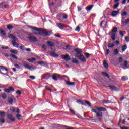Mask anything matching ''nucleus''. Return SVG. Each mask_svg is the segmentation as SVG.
<instances>
[{
	"mask_svg": "<svg viewBox=\"0 0 129 129\" xmlns=\"http://www.w3.org/2000/svg\"><path fill=\"white\" fill-rule=\"evenodd\" d=\"M28 27L32 29V31L35 34V35H39V36H42V37H48L53 34L51 31H48L47 29H42V28L34 27L29 25Z\"/></svg>",
	"mask_w": 129,
	"mask_h": 129,
	"instance_id": "1",
	"label": "nucleus"
},
{
	"mask_svg": "<svg viewBox=\"0 0 129 129\" xmlns=\"http://www.w3.org/2000/svg\"><path fill=\"white\" fill-rule=\"evenodd\" d=\"M91 111L96 113V117H97L98 121H101V117L103 115V113L101 111H106V108L103 107H98L95 106L94 108L91 109Z\"/></svg>",
	"mask_w": 129,
	"mask_h": 129,
	"instance_id": "2",
	"label": "nucleus"
},
{
	"mask_svg": "<svg viewBox=\"0 0 129 129\" xmlns=\"http://www.w3.org/2000/svg\"><path fill=\"white\" fill-rule=\"evenodd\" d=\"M2 55H3V56H5V57H6V58H9V57L10 56V57H12L13 59H15V60H18V57L13 54H10V55H9L5 53H2Z\"/></svg>",
	"mask_w": 129,
	"mask_h": 129,
	"instance_id": "3",
	"label": "nucleus"
},
{
	"mask_svg": "<svg viewBox=\"0 0 129 129\" xmlns=\"http://www.w3.org/2000/svg\"><path fill=\"white\" fill-rule=\"evenodd\" d=\"M52 77V75H51V74L50 73H47L45 75H43L41 77V79H46L48 80L49 78H51Z\"/></svg>",
	"mask_w": 129,
	"mask_h": 129,
	"instance_id": "4",
	"label": "nucleus"
},
{
	"mask_svg": "<svg viewBox=\"0 0 129 129\" xmlns=\"http://www.w3.org/2000/svg\"><path fill=\"white\" fill-rule=\"evenodd\" d=\"M75 52H76L75 56L77 58V57H79L80 55L81 54V53H82V50L80 49L79 48H76L74 49Z\"/></svg>",
	"mask_w": 129,
	"mask_h": 129,
	"instance_id": "5",
	"label": "nucleus"
},
{
	"mask_svg": "<svg viewBox=\"0 0 129 129\" xmlns=\"http://www.w3.org/2000/svg\"><path fill=\"white\" fill-rule=\"evenodd\" d=\"M23 66L25 67V68H27V69H29V70H31V68H33L34 67V65H29V63H28L27 61H24L23 64Z\"/></svg>",
	"mask_w": 129,
	"mask_h": 129,
	"instance_id": "6",
	"label": "nucleus"
},
{
	"mask_svg": "<svg viewBox=\"0 0 129 129\" xmlns=\"http://www.w3.org/2000/svg\"><path fill=\"white\" fill-rule=\"evenodd\" d=\"M61 59L63 60H64V61H67L68 62V61H70L71 60V58L70 57V56H69V54H66L65 55H61Z\"/></svg>",
	"mask_w": 129,
	"mask_h": 129,
	"instance_id": "7",
	"label": "nucleus"
},
{
	"mask_svg": "<svg viewBox=\"0 0 129 129\" xmlns=\"http://www.w3.org/2000/svg\"><path fill=\"white\" fill-rule=\"evenodd\" d=\"M4 91L7 93H11V92L15 91V89L13 87H9L8 89H4Z\"/></svg>",
	"mask_w": 129,
	"mask_h": 129,
	"instance_id": "8",
	"label": "nucleus"
},
{
	"mask_svg": "<svg viewBox=\"0 0 129 129\" xmlns=\"http://www.w3.org/2000/svg\"><path fill=\"white\" fill-rule=\"evenodd\" d=\"M28 39L30 42H38V39H37V38L35 36H29L28 37Z\"/></svg>",
	"mask_w": 129,
	"mask_h": 129,
	"instance_id": "9",
	"label": "nucleus"
},
{
	"mask_svg": "<svg viewBox=\"0 0 129 129\" xmlns=\"http://www.w3.org/2000/svg\"><path fill=\"white\" fill-rule=\"evenodd\" d=\"M77 58L80 60L81 62H83V63H85V62H86V59H85V57L82 54L80 55L79 56H77Z\"/></svg>",
	"mask_w": 129,
	"mask_h": 129,
	"instance_id": "10",
	"label": "nucleus"
},
{
	"mask_svg": "<svg viewBox=\"0 0 129 129\" xmlns=\"http://www.w3.org/2000/svg\"><path fill=\"white\" fill-rule=\"evenodd\" d=\"M9 38H11L12 39H13L14 42H18L19 39L18 38H17L16 36H14L13 34H9L8 36Z\"/></svg>",
	"mask_w": 129,
	"mask_h": 129,
	"instance_id": "11",
	"label": "nucleus"
},
{
	"mask_svg": "<svg viewBox=\"0 0 129 129\" xmlns=\"http://www.w3.org/2000/svg\"><path fill=\"white\" fill-rule=\"evenodd\" d=\"M107 87H109V88L112 89V90H114V91H116L117 90V88L114 85H109Z\"/></svg>",
	"mask_w": 129,
	"mask_h": 129,
	"instance_id": "12",
	"label": "nucleus"
},
{
	"mask_svg": "<svg viewBox=\"0 0 129 129\" xmlns=\"http://www.w3.org/2000/svg\"><path fill=\"white\" fill-rule=\"evenodd\" d=\"M118 13H119V10H118L116 11H113L111 13L112 17H115V16H117V15L118 14Z\"/></svg>",
	"mask_w": 129,
	"mask_h": 129,
	"instance_id": "13",
	"label": "nucleus"
},
{
	"mask_svg": "<svg viewBox=\"0 0 129 129\" xmlns=\"http://www.w3.org/2000/svg\"><path fill=\"white\" fill-rule=\"evenodd\" d=\"M77 102L79 104H81L82 105H86L85 104V100H82L79 99L78 101H77Z\"/></svg>",
	"mask_w": 129,
	"mask_h": 129,
	"instance_id": "14",
	"label": "nucleus"
},
{
	"mask_svg": "<svg viewBox=\"0 0 129 129\" xmlns=\"http://www.w3.org/2000/svg\"><path fill=\"white\" fill-rule=\"evenodd\" d=\"M47 44H48L49 47H54L56 45L54 42H53V41H47Z\"/></svg>",
	"mask_w": 129,
	"mask_h": 129,
	"instance_id": "15",
	"label": "nucleus"
},
{
	"mask_svg": "<svg viewBox=\"0 0 129 129\" xmlns=\"http://www.w3.org/2000/svg\"><path fill=\"white\" fill-rule=\"evenodd\" d=\"M38 64H39V65H41V66H43V67H46V66H47L46 62H45L44 61H39L38 62Z\"/></svg>",
	"mask_w": 129,
	"mask_h": 129,
	"instance_id": "16",
	"label": "nucleus"
},
{
	"mask_svg": "<svg viewBox=\"0 0 129 129\" xmlns=\"http://www.w3.org/2000/svg\"><path fill=\"white\" fill-rule=\"evenodd\" d=\"M103 65L104 68H106V69H107V68L109 67L108 63H107V61L106 60H104L103 62Z\"/></svg>",
	"mask_w": 129,
	"mask_h": 129,
	"instance_id": "17",
	"label": "nucleus"
},
{
	"mask_svg": "<svg viewBox=\"0 0 129 129\" xmlns=\"http://www.w3.org/2000/svg\"><path fill=\"white\" fill-rule=\"evenodd\" d=\"M8 117L11 121H15V118L13 117V115L12 114H9L8 115Z\"/></svg>",
	"mask_w": 129,
	"mask_h": 129,
	"instance_id": "18",
	"label": "nucleus"
},
{
	"mask_svg": "<svg viewBox=\"0 0 129 129\" xmlns=\"http://www.w3.org/2000/svg\"><path fill=\"white\" fill-rule=\"evenodd\" d=\"M50 56L51 57H54L55 58H58V57H59V55L55 54L54 52H50Z\"/></svg>",
	"mask_w": 129,
	"mask_h": 129,
	"instance_id": "19",
	"label": "nucleus"
},
{
	"mask_svg": "<svg viewBox=\"0 0 129 129\" xmlns=\"http://www.w3.org/2000/svg\"><path fill=\"white\" fill-rule=\"evenodd\" d=\"M102 74L103 76H105L106 77H107V78H108V79L110 78V76H109V74H108L106 72H102Z\"/></svg>",
	"mask_w": 129,
	"mask_h": 129,
	"instance_id": "20",
	"label": "nucleus"
},
{
	"mask_svg": "<svg viewBox=\"0 0 129 129\" xmlns=\"http://www.w3.org/2000/svg\"><path fill=\"white\" fill-rule=\"evenodd\" d=\"M10 52L12 53V54H14V55H18V50L16 49L10 50Z\"/></svg>",
	"mask_w": 129,
	"mask_h": 129,
	"instance_id": "21",
	"label": "nucleus"
},
{
	"mask_svg": "<svg viewBox=\"0 0 129 129\" xmlns=\"http://www.w3.org/2000/svg\"><path fill=\"white\" fill-rule=\"evenodd\" d=\"M27 61H28V62H30V63H34V62L36 61V58H28L27 59Z\"/></svg>",
	"mask_w": 129,
	"mask_h": 129,
	"instance_id": "22",
	"label": "nucleus"
},
{
	"mask_svg": "<svg viewBox=\"0 0 129 129\" xmlns=\"http://www.w3.org/2000/svg\"><path fill=\"white\" fill-rule=\"evenodd\" d=\"M92 8H93V5H89L86 7V11H91L92 9Z\"/></svg>",
	"mask_w": 129,
	"mask_h": 129,
	"instance_id": "23",
	"label": "nucleus"
},
{
	"mask_svg": "<svg viewBox=\"0 0 129 129\" xmlns=\"http://www.w3.org/2000/svg\"><path fill=\"white\" fill-rule=\"evenodd\" d=\"M12 44L13 45V46H14V47H16V48H19V44H18V42H17L16 41H12Z\"/></svg>",
	"mask_w": 129,
	"mask_h": 129,
	"instance_id": "24",
	"label": "nucleus"
},
{
	"mask_svg": "<svg viewBox=\"0 0 129 129\" xmlns=\"http://www.w3.org/2000/svg\"><path fill=\"white\" fill-rule=\"evenodd\" d=\"M57 26L61 30H63L64 29V27H63V25L61 23H57Z\"/></svg>",
	"mask_w": 129,
	"mask_h": 129,
	"instance_id": "25",
	"label": "nucleus"
},
{
	"mask_svg": "<svg viewBox=\"0 0 129 129\" xmlns=\"http://www.w3.org/2000/svg\"><path fill=\"white\" fill-rule=\"evenodd\" d=\"M117 27H114L112 30V31H110L109 32V34H111V33H117Z\"/></svg>",
	"mask_w": 129,
	"mask_h": 129,
	"instance_id": "26",
	"label": "nucleus"
},
{
	"mask_svg": "<svg viewBox=\"0 0 129 129\" xmlns=\"http://www.w3.org/2000/svg\"><path fill=\"white\" fill-rule=\"evenodd\" d=\"M13 101L14 100L12 98H9L8 99V102L9 103V104H13Z\"/></svg>",
	"mask_w": 129,
	"mask_h": 129,
	"instance_id": "27",
	"label": "nucleus"
},
{
	"mask_svg": "<svg viewBox=\"0 0 129 129\" xmlns=\"http://www.w3.org/2000/svg\"><path fill=\"white\" fill-rule=\"evenodd\" d=\"M118 53H119V51H118V49H115V50L113 51V55H114L115 56H117V55H118Z\"/></svg>",
	"mask_w": 129,
	"mask_h": 129,
	"instance_id": "28",
	"label": "nucleus"
},
{
	"mask_svg": "<svg viewBox=\"0 0 129 129\" xmlns=\"http://www.w3.org/2000/svg\"><path fill=\"white\" fill-rule=\"evenodd\" d=\"M127 49V46H126V44H125L124 45L122 46V52H125V50Z\"/></svg>",
	"mask_w": 129,
	"mask_h": 129,
	"instance_id": "29",
	"label": "nucleus"
},
{
	"mask_svg": "<svg viewBox=\"0 0 129 129\" xmlns=\"http://www.w3.org/2000/svg\"><path fill=\"white\" fill-rule=\"evenodd\" d=\"M52 78L54 81H57L58 80V78H57V76L55 74H53L52 76Z\"/></svg>",
	"mask_w": 129,
	"mask_h": 129,
	"instance_id": "30",
	"label": "nucleus"
},
{
	"mask_svg": "<svg viewBox=\"0 0 129 129\" xmlns=\"http://www.w3.org/2000/svg\"><path fill=\"white\" fill-rule=\"evenodd\" d=\"M0 116L1 117H5L6 116V113L4 111H0Z\"/></svg>",
	"mask_w": 129,
	"mask_h": 129,
	"instance_id": "31",
	"label": "nucleus"
},
{
	"mask_svg": "<svg viewBox=\"0 0 129 129\" xmlns=\"http://www.w3.org/2000/svg\"><path fill=\"white\" fill-rule=\"evenodd\" d=\"M72 63H74V64H78V60L77 59H75V58H73L71 60Z\"/></svg>",
	"mask_w": 129,
	"mask_h": 129,
	"instance_id": "32",
	"label": "nucleus"
},
{
	"mask_svg": "<svg viewBox=\"0 0 129 129\" xmlns=\"http://www.w3.org/2000/svg\"><path fill=\"white\" fill-rule=\"evenodd\" d=\"M66 84H67L68 85H71V86L75 85V82H67Z\"/></svg>",
	"mask_w": 129,
	"mask_h": 129,
	"instance_id": "33",
	"label": "nucleus"
},
{
	"mask_svg": "<svg viewBox=\"0 0 129 129\" xmlns=\"http://www.w3.org/2000/svg\"><path fill=\"white\" fill-rule=\"evenodd\" d=\"M114 46H115V44H114V43H109L108 44V48H113Z\"/></svg>",
	"mask_w": 129,
	"mask_h": 129,
	"instance_id": "34",
	"label": "nucleus"
},
{
	"mask_svg": "<svg viewBox=\"0 0 129 129\" xmlns=\"http://www.w3.org/2000/svg\"><path fill=\"white\" fill-rule=\"evenodd\" d=\"M121 79L123 81H126V80H128V77H127V76H123Z\"/></svg>",
	"mask_w": 129,
	"mask_h": 129,
	"instance_id": "35",
	"label": "nucleus"
},
{
	"mask_svg": "<svg viewBox=\"0 0 129 129\" xmlns=\"http://www.w3.org/2000/svg\"><path fill=\"white\" fill-rule=\"evenodd\" d=\"M0 34H2V35H3V36H6V32L4 31V30L0 29Z\"/></svg>",
	"mask_w": 129,
	"mask_h": 129,
	"instance_id": "36",
	"label": "nucleus"
},
{
	"mask_svg": "<svg viewBox=\"0 0 129 129\" xmlns=\"http://www.w3.org/2000/svg\"><path fill=\"white\" fill-rule=\"evenodd\" d=\"M115 33H112L111 35V38L112 41H115Z\"/></svg>",
	"mask_w": 129,
	"mask_h": 129,
	"instance_id": "37",
	"label": "nucleus"
},
{
	"mask_svg": "<svg viewBox=\"0 0 129 129\" xmlns=\"http://www.w3.org/2000/svg\"><path fill=\"white\" fill-rule=\"evenodd\" d=\"M121 116H122V115H120V118H119V122H118V126H121V125H120V124L121 123V120H122V118H121Z\"/></svg>",
	"mask_w": 129,
	"mask_h": 129,
	"instance_id": "38",
	"label": "nucleus"
},
{
	"mask_svg": "<svg viewBox=\"0 0 129 129\" xmlns=\"http://www.w3.org/2000/svg\"><path fill=\"white\" fill-rule=\"evenodd\" d=\"M0 68H1V69H2V70L3 71H4L5 70V71L8 72V69L6 68L5 67L1 66V67H0Z\"/></svg>",
	"mask_w": 129,
	"mask_h": 129,
	"instance_id": "39",
	"label": "nucleus"
},
{
	"mask_svg": "<svg viewBox=\"0 0 129 129\" xmlns=\"http://www.w3.org/2000/svg\"><path fill=\"white\" fill-rule=\"evenodd\" d=\"M119 6V3L117 2L116 4L114 5L113 8L114 9H117Z\"/></svg>",
	"mask_w": 129,
	"mask_h": 129,
	"instance_id": "40",
	"label": "nucleus"
},
{
	"mask_svg": "<svg viewBox=\"0 0 129 129\" xmlns=\"http://www.w3.org/2000/svg\"><path fill=\"white\" fill-rule=\"evenodd\" d=\"M14 28V26L12 25H9L7 26V29L8 30H12Z\"/></svg>",
	"mask_w": 129,
	"mask_h": 129,
	"instance_id": "41",
	"label": "nucleus"
},
{
	"mask_svg": "<svg viewBox=\"0 0 129 129\" xmlns=\"http://www.w3.org/2000/svg\"><path fill=\"white\" fill-rule=\"evenodd\" d=\"M127 15V12L126 11H124L122 12V13L121 14V16L122 17H124V16H126Z\"/></svg>",
	"mask_w": 129,
	"mask_h": 129,
	"instance_id": "42",
	"label": "nucleus"
},
{
	"mask_svg": "<svg viewBox=\"0 0 129 129\" xmlns=\"http://www.w3.org/2000/svg\"><path fill=\"white\" fill-rule=\"evenodd\" d=\"M85 103H86V104L88 105V106H91V103L89 102V101L85 100Z\"/></svg>",
	"mask_w": 129,
	"mask_h": 129,
	"instance_id": "43",
	"label": "nucleus"
},
{
	"mask_svg": "<svg viewBox=\"0 0 129 129\" xmlns=\"http://www.w3.org/2000/svg\"><path fill=\"white\" fill-rule=\"evenodd\" d=\"M109 53H110V50L109 49H108L106 50L105 55L106 56H108V55H109Z\"/></svg>",
	"mask_w": 129,
	"mask_h": 129,
	"instance_id": "44",
	"label": "nucleus"
},
{
	"mask_svg": "<svg viewBox=\"0 0 129 129\" xmlns=\"http://www.w3.org/2000/svg\"><path fill=\"white\" fill-rule=\"evenodd\" d=\"M124 20V17H122L121 24L122 25V26H124V24H125V22Z\"/></svg>",
	"mask_w": 129,
	"mask_h": 129,
	"instance_id": "45",
	"label": "nucleus"
},
{
	"mask_svg": "<svg viewBox=\"0 0 129 129\" xmlns=\"http://www.w3.org/2000/svg\"><path fill=\"white\" fill-rule=\"evenodd\" d=\"M123 62V58L122 57H120L118 58V62L119 63H122Z\"/></svg>",
	"mask_w": 129,
	"mask_h": 129,
	"instance_id": "46",
	"label": "nucleus"
},
{
	"mask_svg": "<svg viewBox=\"0 0 129 129\" xmlns=\"http://www.w3.org/2000/svg\"><path fill=\"white\" fill-rule=\"evenodd\" d=\"M2 98H3V99H6V98H7V95L6 94V93H3L2 95Z\"/></svg>",
	"mask_w": 129,
	"mask_h": 129,
	"instance_id": "47",
	"label": "nucleus"
},
{
	"mask_svg": "<svg viewBox=\"0 0 129 129\" xmlns=\"http://www.w3.org/2000/svg\"><path fill=\"white\" fill-rule=\"evenodd\" d=\"M84 54H85V55L86 58H87V59H88V58H89V56H90V54L89 53H87V52H85Z\"/></svg>",
	"mask_w": 129,
	"mask_h": 129,
	"instance_id": "48",
	"label": "nucleus"
},
{
	"mask_svg": "<svg viewBox=\"0 0 129 129\" xmlns=\"http://www.w3.org/2000/svg\"><path fill=\"white\" fill-rule=\"evenodd\" d=\"M127 65H128L127 61V60H125V61H124L123 66H124V67H127Z\"/></svg>",
	"mask_w": 129,
	"mask_h": 129,
	"instance_id": "49",
	"label": "nucleus"
},
{
	"mask_svg": "<svg viewBox=\"0 0 129 129\" xmlns=\"http://www.w3.org/2000/svg\"><path fill=\"white\" fill-rule=\"evenodd\" d=\"M29 78L32 80H34V79H36V77H35V76H30Z\"/></svg>",
	"mask_w": 129,
	"mask_h": 129,
	"instance_id": "50",
	"label": "nucleus"
},
{
	"mask_svg": "<svg viewBox=\"0 0 129 129\" xmlns=\"http://www.w3.org/2000/svg\"><path fill=\"white\" fill-rule=\"evenodd\" d=\"M129 23V18H127L126 19H125V25H127V24H128Z\"/></svg>",
	"mask_w": 129,
	"mask_h": 129,
	"instance_id": "51",
	"label": "nucleus"
},
{
	"mask_svg": "<svg viewBox=\"0 0 129 129\" xmlns=\"http://www.w3.org/2000/svg\"><path fill=\"white\" fill-rule=\"evenodd\" d=\"M16 117H17L18 120H20L21 117H22V116L20 114H17L16 115Z\"/></svg>",
	"mask_w": 129,
	"mask_h": 129,
	"instance_id": "52",
	"label": "nucleus"
},
{
	"mask_svg": "<svg viewBox=\"0 0 129 129\" xmlns=\"http://www.w3.org/2000/svg\"><path fill=\"white\" fill-rule=\"evenodd\" d=\"M67 18H68V15H67V14H63V19L66 20Z\"/></svg>",
	"mask_w": 129,
	"mask_h": 129,
	"instance_id": "53",
	"label": "nucleus"
},
{
	"mask_svg": "<svg viewBox=\"0 0 129 129\" xmlns=\"http://www.w3.org/2000/svg\"><path fill=\"white\" fill-rule=\"evenodd\" d=\"M16 94H19V95H21V94H22V91H21V90H17L16 91Z\"/></svg>",
	"mask_w": 129,
	"mask_h": 129,
	"instance_id": "54",
	"label": "nucleus"
},
{
	"mask_svg": "<svg viewBox=\"0 0 129 129\" xmlns=\"http://www.w3.org/2000/svg\"><path fill=\"white\" fill-rule=\"evenodd\" d=\"M75 30L77 31V32H79L80 31V27L77 26Z\"/></svg>",
	"mask_w": 129,
	"mask_h": 129,
	"instance_id": "55",
	"label": "nucleus"
},
{
	"mask_svg": "<svg viewBox=\"0 0 129 129\" xmlns=\"http://www.w3.org/2000/svg\"><path fill=\"white\" fill-rule=\"evenodd\" d=\"M14 66H15V67H16V68H18V69H20V66L17 63H15L14 64Z\"/></svg>",
	"mask_w": 129,
	"mask_h": 129,
	"instance_id": "56",
	"label": "nucleus"
},
{
	"mask_svg": "<svg viewBox=\"0 0 129 129\" xmlns=\"http://www.w3.org/2000/svg\"><path fill=\"white\" fill-rule=\"evenodd\" d=\"M45 88L47 90H49V91H52V89H51V88H50L49 87H48V86H46Z\"/></svg>",
	"mask_w": 129,
	"mask_h": 129,
	"instance_id": "57",
	"label": "nucleus"
},
{
	"mask_svg": "<svg viewBox=\"0 0 129 129\" xmlns=\"http://www.w3.org/2000/svg\"><path fill=\"white\" fill-rule=\"evenodd\" d=\"M125 40L126 42H127L128 43H129V37L128 36L125 37Z\"/></svg>",
	"mask_w": 129,
	"mask_h": 129,
	"instance_id": "58",
	"label": "nucleus"
},
{
	"mask_svg": "<svg viewBox=\"0 0 129 129\" xmlns=\"http://www.w3.org/2000/svg\"><path fill=\"white\" fill-rule=\"evenodd\" d=\"M54 37H56V38H61V35L60 34H54Z\"/></svg>",
	"mask_w": 129,
	"mask_h": 129,
	"instance_id": "59",
	"label": "nucleus"
},
{
	"mask_svg": "<svg viewBox=\"0 0 129 129\" xmlns=\"http://www.w3.org/2000/svg\"><path fill=\"white\" fill-rule=\"evenodd\" d=\"M70 112H71V113H72L73 114H75V111H74L73 110L70 109Z\"/></svg>",
	"mask_w": 129,
	"mask_h": 129,
	"instance_id": "60",
	"label": "nucleus"
},
{
	"mask_svg": "<svg viewBox=\"0 0 129 129\" xmlns=\"http://www.w3.org/2000/svg\"><path fill=\"white\" fill-rule=\"evenodd\" d=\"M0 122H1V123H5V122H6V121L5 120V119H2L0 120Z\"/></svg>",
	"mask_w": 129,
	"mask_h": 129,
	"instance_id": "61",
	"label": "nucleus"
},
{
	"mask_svg": "<svg viewBox=\"0 0 129 129\" xmlns=\"http://www.w3.org/2000/svg\"><path fill=\"white\" fill-rule=\"evenodd\" d=\"M42 48L46 50V49H47V46H46L45 44L42 45Z\"/></svg>",
	"mask_w": 129,
	"mask_h": 129,
	"instance_id": "62",
	"label": "nucleus"
},
{
	"mask_svg": "<svg viewBox=\"0 0 129 129\" xmlns=\"http://www.w3.org/2000/svg\"><path fill=\"white\" fill-rule=\"evenodd\" d=\"M120 128L121 129H129L128 127H126V126H123V127L120 126Z\"/></svg>",
	"mask_w": 129,
	"mask_h": 129,
	"instance_id": "63",
	"label": "nucleus"
},
{
	"mask_svg": "<svg viewBox=\"0 0 129 129\" xmlns=\"http://www.w3.org/2000/svg\"><path fill=\"white\" fill-rule=\"evenodd\" d=\"M120 36H121L122 37H123V32L122 31H120Z\"/></svg>",
	"mask_w": 129,
	"mask_h": 129,
	"instance_id": "64",
	"label": "nucleus"
}]
</instances>
